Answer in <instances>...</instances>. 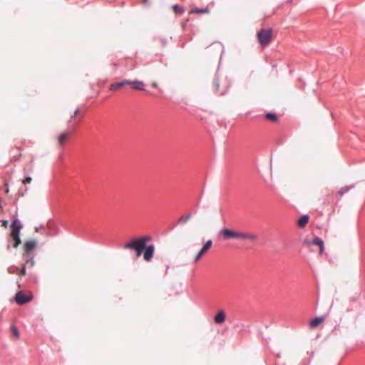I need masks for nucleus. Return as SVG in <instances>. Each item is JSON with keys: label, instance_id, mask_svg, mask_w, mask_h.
I'll return each instance as SVG.
<instances>
[{"label": "nucleus", "instance_id": "nucleus-1", "mask_svg": "<svg viewBox=\"0 0 365 365\" xmlns=\"http://www.w3.org/2000/svg\"><path fill=\"white\" fill-rule=\"evenodd\" d=\"M152 240L150 235L134 238L124 245V249L131 250L135 252L136 257L143 256L145 262H150L153 258L155 247L154 244H147Z\"/></svg>", "mask_w": 365, "mask_h": 365}, {"label": "nucleus", "instance_id": "nucleus-2", "mask_svg": "<svg viewBox=\"0 0 365 365\" xmlns=\"http://www.w3.org/2000/svg\"><path fill=\"white\" fill-rule=\"evenodd\" d=\"M257 36L260 45L265 46L270 42L272 37V29H261L257 31Z\"/></svg>", "mask_w": 365, "mask_h": 365}, {"label": "nucleus", "instance_id": "nucleus-3", "mask_svg": "<svg viewBox=\"0 0 365 365\" xmlns=\"http://www.w3.org/2000/svg\"><path fill=\"white\" fill-rule=\"evenodd\" d=\"M21 243L20 234H10L8 239L7 250H9L11 245L13 247L17 248Z\"/></svg>", "mask_w": 365, "mask_h": 365}, {"label": "nucleus", "instance_id": "nucleus-4", "mask_svg": "<svg viewBox=\"0 0 365 365\" xmlns=\"http://www.w3.org/2000/svg\"><path fill=\"white\" fill-rule=\"evenodd\" d=\"M32 299V296L26 295L23 291H18L15 296V302L19 304L22 305Z\"/></svg>", "mask_w": 365, "mask_h": 365}, {"label": "nucleus", "instance_id": "nucleus-5", "mask_svg": "<svg viewBox=\"0 0 365 365\" xmlns=\"http://www.w3.org/2000/svg\"><path fill=\"white\" fill-rule=\"evenodd\" d=\"M37 246V242L35 240L26 241L24 245V253L23 255H34L33 251Z\"/></svg>", "mask_w": 365, "mask_h": 365}, {"label": "nucleus", "instance_id": "nucleus-6", "mask_svg": "<svg viewBox=\"0 0 365 365\" xmlns=\"http://www.w3.org/2000/svg\"><path fill=\"white\" fill-rule=\"evenodd\" d=\"M212 241L211 240H208L205 242L202 247L200 249L199 252L197 254L195 257L193 259L194 262H196L198 261L200 257L212 247Z\"/></svg>", "mask_w": 365, "mask_h": 365}, {"label": "nucleus", "instance_id": "nucleus-7", "mask_svg": "<svg viewBox=\"0 0 365 365\" xmlns=\"http://www.w3.org/2000/svg\"><path fill=\"white\" fill-rule=\"evenodd\" d=\"M23 225L19 218L15 217L11 225V232L10 234H20Z\"/></svg>", "mask_w": 365, "mask_h": 365}, {"label": "nucleus", "instance_id": "nucleus-8", "mask_svg": "<svg viewBox=\"0 0 365 365\" xmlns=\"http://www.w3.org/2000/svg\"><path fill=\"white\" fill-rule=\"evenodd\" d=\"M237 232L227 227L221 230V234L225 240L237 238Z\"/></svg>", "mask_w": 365, "mask_h": 365}, {"label": "nucleus", "instance_id": "nucleus-9", "mask_svg": "<svg viewBox=\"0 0 365 365\" xmlns=\"http://www.w3.org/2000/svg\"><path fill=\"white\" fill-rule=\"evenodd\" d=\"M212 86H213L214 92L216 93H219L220 96H223L227 92L226 89L222 90V91L220 90V82H219L218 75L217 73L215 75V77L213 79Z\"/></svg>", "mask_w": 365, "mask_h": 365}, {"label": "nucleus", "instance_id": "nucleus-10", "mask_svg": "<svg viewBox=\"0 0 365 365\" xmlns=\"http://www.w3.org/2000/svg\"><path fill=\"white\" fill-rule=\"evenodd\" d=\"M130 86L131 88L136 91H145V84L143 81L135 80V81H130L128 84Z\"/></svg>", "mask_w": 365, "mask_h": 365}, {"label": "nucleus", "instance_id": "nucleus-11", "mask_svg": "<svg viewBox=\"0 0 365 365\" xmlns=\"http://www.w3.org/2000/svg\"><path fill=\"white\" fill-rule=\"evenodd\" d=\"M237 238H240V239H242V240L249 239V240L255 241L258 239V237H257V235H256L255 234L237 232Z\"/></svg>", "mask_w": 365, "mask_h": 365}, {"label": "nucleus", "instance_id": "nucleus-12", "mask_svg": "<svg viewBox=\"0 0 365 365\" xmlns=\"http://www.w3.org/2000/svg\"><path fill=\"white\" fill-rule=\"evenodd\" d=\"M225 312L223 310H220L214 317V322L217 324H221L225 321Z\"/></svg>", "mask_w": 365, "mask_h": 365}, {"label": "nucleus", "instance_id": "nucleus-13", "mask_svg": "<svg viewBox=\"0 0 365 365\" xmlns=\"http://www.w3.org/2000/svg\"><path fill=\"white\" fill-rule=\"evenodd\" d=\"M314 245H317L319 247V252L322 254L324 250V242L323 240L319 237H314L312 242H311Z\"/></svg>", "mask_w": 365, "mask_h": 365}, {"label": "nucleus", "instance_id": "nucleus-14", "mask_svg": "<svg viewBox=\"0 0 365 365\" xmlns=\"http://www.w3.org/2000/svg\"><path fill=\"white\" fill-rule=\"evenodd\" d=\"M309 216L308 215H302L297 220V225L301 228H304L309 222Z\"/></svg>", "mask_w": 365, "mask_h": 365}, {"label": "nucleus", "instance_id": "nucleus-15", "mask_svg": "<svg viewBox=\"0 0 365 365\" xmlns=\"http://www.w3.org/2000/svg\"><path fill=\"white\" fill-rule=\"evenodd\" d=\"M129 83V80H123L121 81L116 82L115 83H113L110 86V90L114 91L118 88H120L126 85H128Z\"/></svg>", "mask_w": 365, "mask_h": 365}, {"label": "nucleus", "instance_id": "nucleus-16", "mask_svg": "<svg viewBox=\"0 0 365 365\" xmlns=\"http://www.w3.org/2000/svg\"><path fill=\"white\" fill-rule=\"evenodd\" d=\"M324 320V317H315L312 319L309 322V326L311 328L317 327Z\"/></svg>", "mask_w": 365, "mask_h": 365}, {"label": "nucleus", "instance_id": "nucleus-17", "mask_svg": "<svg viewBox=\"0 0 365 365\" xmlns=\"http://www.w3.org/2000/svg\"><path fill=\"white\" fill-rule=\"evenodd\" d=\"M22 257L26 264H29L30 267H32L34 265L35 262L34 255H23Z\"/></svg>", "mask_w": 365, "mask_h": 365}, {"label": "nucleus", "instance_id": "nucleus-18", "mask_svg": "<svg viewBox=\"0 0 365 365\" xmlns=\"http://www.w3.org/2000/svg\"><path fill=\"white\" fill-rule=\"evenodd\" d=\"M173 12L177 15H182L185 12V8L178 4H174L172 6Z\"/></svg>", "mask_w": 365, "mask_h": 365}, {"label": "nucleus", "instance_id": "nucleus-19", "mask_svg": "<svg viewBox=\"0 0 365 365\" xmlns=\"http://www.w3.org/2000/svg\"><path fill=\"white\" fill-rule=\"evenodd\" d=\"M265 118L270 121L276 122L278 120V116L275 113L269 112L265 114Z\"/></svg>", "mask_w": 365, "mask_h": 365}, {"label": "nucleus", "instance_id": "nucleus-20", "mask_svg": "<svg viewBox=\"0 0 365 365\" xmlns=\"http://www.w3.org/2000/svg\"><path fill=\"white\" fill-rule=\"evenodd\" d=\"M354 187V185H347L341 187V189L339 190V195L340 196H343L345 193L349 192L351 188Z\"/></svg>", "mask_w": 365, "mask_h": 365}, {"label": "nucleus", "instance_id": "nucleus-21", "mask_svg": "<svg viewBox=\"0 0 365 365\" xmlns=\"http://www.w3.org/2000/svg\"><path fill=\"white\" fill-rule=\"evenodd\" d=\"M68 136H69L68 133L65 132V133H61L58 137V143L60 145H62L66 140V139L68 138Z\"/></svg>", "mask_w": 365, "mask_h": 365}, {"label": "nucleus", "instance_id": "nucleus-22", "mask_svg": "<svg viewBox=\"0 0 365 365\" xmlns=\"http://www.w3.org/2000/svg\"><path fill=\"white\" fill-rule=\"evenodd\" d=\"M192 217V215L191 214H187V215H185V216H182L180 217V219L178 220V223L179 224H184L187 221H188Z\"/></svg>", "mask_w": 365, "mask_h": 365}, {"label": "nucleus", "instance_id": "nucleus-23", "mask_svg": "<svg viewBox=\"0 0 365 365\" xmlns=\"http://www.w3.org/2000/svg\"><path fill=\"white\" fill-rule=\"evenodd\" d=\"M155 41H158L159 43L161 44L162 46H165L168 43V40L165 37H154Z\"/></svg>", "mask_w": 365, "mask_h": 365}, {"label": "nucleus", "instance_id": "nucleus-24", "mask_svg": "<svg viewBox=\"0 0 365 365\" xmlns=\"http://www.w3.org/2000/svg\"><path fill=\"white\" fill-rule=\"evenodd\" d=\"M208 9H199V8H195L190 11V13H196V14H204L207 13Z\"/></svg>", "mask_w": 365, "mask_h": 365}, {"label": "nucleus", "instance_id": "nucleus-25", "mask_svg": "<svg viewBox=\"0 0 365 365\" xmlns=\"http://www.w3.org/2000/svg\"><path fill=\"white\" fill-rule=\"evenodd\" d=\"M7 270H8L9 273L14 274V273H18L19 272V268L18 267H16V266L11 265V266L8 267Z\"/></svg>", "mask_w": 365, "mask_h": 365}, {"label": "nucleus", "instance_id": "nucleus-26", "mask_svg": "<svg viewBox=\"0 0 365 365\" xmlns=\"http://www.w3.org/2000/svg\"><path fill=\"white\" fill-rule=\"evenodd\" d=\"M11 330L12 331V334H14V336L16 337V338H19V329L18 328L15 326V325H11Z\"/></svg>", "mask_w": 365, "mask_h": 365}, {"label": "nucleus", "instance_id": "nucleus-27", "mask_svg": "<svg viewBox=\"0 0 365 365\" xmlns=\"http://www.w3.org/2000/svg\"><path fill=\"white\" fill-rule=\"evenodd\" d=\"M28 189H29V188H28L26 186H25L24 187H21L19 189L18 195H19V196H24V193L27 192Z\"/></svg>", "mask_w": 365, "mask_h": 365}, {"label": "nucleus", "instance_id": "nucleus-28", "mask_svg": "<svg viewBox=\"0 0 365 365\" xmlns=\"http://www.w3.org/2000/svg\"><path fill=\"white\" fill-rule=\"evenodd\" d=\"M32 180V178L31 176H26L24 180H22V183L24 185H26L28 183H30Z\"/></svg>", "mask_w": 365, "mask_h": 365}, {"label": "nucleus", "instance_id": "nucleus-29", "mask_svg": "<svg viewBox=\"0 0 365 365\" xmlns=\"http://www.w3.org/2000/svg\"><path fill=\"white\" fill-rule=\"evenodd\" d=\"M18 273L21 275H25L26 274V267L24 265L19 270Z\"/></svg>", "mask_w": 365, "mask_h": 365}, {"label": "nucleus", "instance_id": "nucleus-30", "mask_svg": "<svg viewBox=\"0 0 365 365\" xmlns=\"http://www.w3.org/2000/svg\"><path fill=\"white\" fill-rule=\"evenodd\" d=\"M9 225V220H2V226L5 228L7 227Z\"/></svg>", "mask_w": 365, "mask_h": 365}, {"label": "nucleus", "instance_id": "nucleus-31", "mask_svg": "<svg viewBox=\"0 0 365 365\" xmlns=\"http://www.w3.org/2000/svg\"><path fill=\"white\" fill-rule=\"evenodd\" d=\"M78 112H79V109L78 108L76 109L74 113H73V115L71 116V118H73L77 115V113Z\"/></svg>", "mask_w": 365, "mask_h": 365}, {"label": "nucleus", "instance_id": "nucleus-32", "mask_svg": "<svg viewBox=\"0 0 365 365\" xmlns=\"http://www.w3.org/2000/svg\"><path fill=\"white\" fill-rule=\"evenodd\" d=\"M152 86L154 87V88H157L158 87V83L154 82L152 83Z\"/></svg>", "mask_w": 365, "mask_h": 365}, {"label": "nucleus", "instance_id": "nucleus-33", "mask_svg": "<svg viewBox=\"0 0 365 365\" xmlns=\"http://www.w3.org/2000/svg\"><path fill=\"white\" fill-rule=\"evenodd\" d=\"M147 2H148V0H144V1H143V3H144V4H147Z\"/></svg>", "mask_w": 365, "mask_h": 365}]
</instances>
